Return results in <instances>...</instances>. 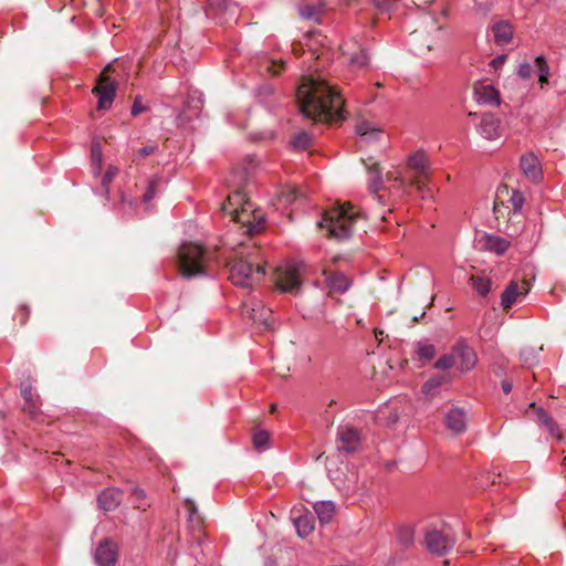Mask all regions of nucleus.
Segmentation results:
<instances>
[{"instance_id": "obj_1", "label": "nucleus", "mask_w": 566, "mask_h": 566, "mask_svg": "<svg viewBox=\"0 0 566 566\" xmlns=\"http://www.w3.org/2000/svg\"><path fill=\"white\" fill-rule=\"evenodd\" d=\"M302 114L316 122H339L344 118V98L336 87L321 75L303 76L296 92Z\"/></svg>"}, {"instance_id": "obj_2", "label": "nucleus", "mask_w": 566, "mask_h": 566, "mask_svg": "<svg viewBox=\"0 0 566 566\" xmlns=\"http://www.w3.org/2000/svg\"><path fill=\"white\" fill-rule=\"evenodd\" d=\"M228 265L230 266L229 279L237 286L252 287L265 275L259 250L254 247L241 244Z\"/></svg>"}, {"instance_id": "obj_3", "label": "nucleus", "mask_w": 566, "mask_h": 566, "mask_svg": "<svg viewBox=\"0 0 566 566\" xmlns=\"http://www.w3.org/2000/svg\"><path fill=\"white\" fill-rule=\"evenodd\" d=\"M221 209L224 213L230 214L232 221L239 223L243 233L248 235H253L263 227V213L254 208L242 191L230 193Z\"/></svg>"}, {"instance_id": "obj_4", "label": "nucleus", "mask_w": 566, "mask_h": 566, "mask_svg": "<svg viewBox=\"0 0 566 566\" xmlns=\"http://www.w3.org/2000/svg\"><path fill=\"white\" fill-rule=\"evenodd\" d=\"M359 213L350 205H342L326 210L318 227L326 229L328 237L344 240L352 235Z\"/></svg>"}, {"instance_id": "obj_5", "label": "nucleus", "mask_w": 566, "mask_h": 566, "mask_svg": "<svg viewBox=\"0 0 566 566\" xmlns=\"http://www.w3.org/2000/svg\"><path fill=\"white\" fill-rule=\"evenodd\" d=\"M208 261V252L200 244L187 242L178 250V268L184 277L207 274Z\"/></svg>"}, {"instance_id": "obj_6", "label": "nucleus", "mask_w": 566, "mask_h": 566, "mask_svg": "<svg viewBox=\"0 0 566 566\" xmlns=\"http://www.w3.org/2000/svg\"><path fill=\"white\" fill-rule=\"evenodd\" d=\"M455 539L450 526L443 523L429 524L424 530V545L436 555H446L454 546Z\"/></svg>"}, {"instance_id": "obj_7", "label": "nucleus", "mask_w": 566, "mask_h": 566, "mask_svg": "<svg viewBox=\"0 0 566 566\" xmlns=\"http://www.w3.org/2000/svg\"><path fill=\"white\" fill-rule=\"evenodd\" d=\"M111 70V65H107L103 70L102 74L99 75L97 85L93 90V93L97 96L98 99L97 109L99 111L109 109L116 95L117 82L107 75Z\"/></svg>"}, {"instance_id": "obj_8", "label": "nucleus", "mask_w": 566, "mask_h": 566, "mask_svg": "<svg viewBox=\"0 0 566 566\" xmlns=\"http://www.w3.org/2000/svg\"><path fill=\"white\" fill-rule=\"evenodd\" d=\"M408 168L413 171L411 185L424 192L429 181V161L423 151H416L408 158Z\"/></svg>"}, {"instance_id": "obj_9", "label": "nucleus", "mask_w": 566, "mask_h": 566, "mask_svg": "<svg viewBox=\"0 0 566 566\" xmlns=\"http://www.w3.org/2000/svg\"><path fill=\"white\" fill-rule=\"evenodd\" d=\"M302 263H287L284 268L277 270L276 285L287 293H297L301 286Z\"/></svg>"}, {"instance_id": "obj_10", "label": "nucleus", "mask_w": 566, "mask_h": 566, "mask_svg": "<svg viewBox=\"0 0 566 566\" xmlns=\"http://www.w3.org/2000/svg\"><path fill=\"white\" fill-rule=\"evenodd\" d=\"M242 315L248 317L253 323L270 327V319L272 317V311L266 307L262 301L256 298H249L243 303Z\"/></svg>"}, {"instance_id": "obj_11", "label": "nucleus", "mask_w": 566, "mask_h": 566, "mask_svg": "<svg viewBox=\"0 0 566 566\" xmlns=\"http://www.w3.org/2000/svg\"><path fill=\"white\" fill-rule=\"evenodd\" d=\"M452 352L455 355V363L458 368L462 373L470 371L475 367L478 363L476 353L471 346L467 344L464 339L458 340L452 346Z\"/></svg>"}, {"instance_id": "obj_12", "label": "nucleus", "mask_w": 566, "mask_h": 566, "mask_svg": "<svg viewBox=\"0 0 566 566\" xmlns=\"http://www.w3.org/2000/svg\"><path fill=\"white\" fill-rule=\"evenodd\" d=\"M338 449L347 453H353L360 446V437L356 429L344 426L338 428Z\"/></svg>"}, {"instance_id": "obj_13", "label": "nucleus", "mask_w": 566, "mask_h": 566, "mask_svg": "<svg viewBox=\"0 0 566 566\" xmlns=\"http://www.w3.org/2000/svg\"><path fill=\"white\" fill-rule=\"evenodd\" d=\"M444 424L453 434H462L468 427L465 411L459 407L451 408L444 417Z\"/></svg>"}, {"instance_id": "obj_14", "label": "nucleus", "mask_w": 566, "mask_h": 566, "mask_svg": "<svg viewBox=\"0 0 566 566\" xmlns=\"http://www.w3.org/2000/svg\"><path fill=\"white\" fill-rule=\"evenodd\" d=\"M530 291L528 283L522 282L520 286L516 282L512 281L503 291L501 295V306L503 310H509L521 297L525 296Z\"/></svg>"}, {"instance_id": "obj_15", "label": "nucleus", "mask_w": 566, "mask_h": 566, "mask_svg": "<svg viewBox=\"0 0 566 566\" xmlns=\"http://www.w3.org/2000/svg\"><path fill=\"white\" fill-rule=\"evenodd\" d=\"M95 560L99 566H115L117 562V546L109 539L102 541L95 551Z\"/></svg>"}, {"instance_id": "obj_16", "label": "nucleus", "mask_w": 566, "mask_h": 566, "mask_svg": "<svg viewBox=\"0 0 566 566\" xmlns=\"http://www.w3.org/2000/svg\"><path fill=\"white\" fill-rule=\"evenodd\" d=\"M521 169L526 178L533 182H538L543 178L542 166L538 158L530 153L521 157L520 160Z\"/></svg>"}, {"instance_id": "obj_17", "label": "nucleus", "mask_w": 566, "mask_h": 566, "mask_svg": "<svg viewBox=\"0 0 566 566\" xmlns=\"http://www.w3.org/2000/svg\"><path fill=\"white\" fill-rule=\"evenodd\" d=\"M479 134L489 140H493L500 137V120L493 114H482L480 123L478 125Z\"/></svg>"}, {"instance_id": "obj_18", "label": "nucleus", "mask_w": 566, "mask_h": 566, "mask_svg": "<svg viewBox=\"0 0 566 566\" xmlns=\"http://www.w3.org/2000/svg\"><path fill=\"white\" fill-rule=\"evenodd\" d=\"M478 245L481 250L502 255L509 249L510 242L502 237L484 233L481 235V238H479Z\"/></svg>"}, {"instance_id": "obj_19", "label": "nucleus", "mask_w": 566, "mask_h": 566, "mask_svg": "<svg viewBox=\"0 0 566 566\" xmlns=\"http://www.w3.org/2000/svg\"><path fill=\"white\" fill-rule=\"evenodd\" d=\"M474 99L483 105H499L500 97L492 84L476 83L473 87Z\"/></svg>"}, {"instance_id": "obj_20", "label": "nucleus", "mask_w": 566, "mask_h": 566, "mask_svg": "<svg viewBox=\"0 0 566 566\" xmlns=\"http://www.w3.org/2000/svg\"><path fill=\"white\" fill-rule=\"evenodd\" d=\"M123 501V492L117 488H107L97 496L98 507L103 511L116 510Z\"/></svg>"}, {"instance_id": "obj_21", "label": "nucleus", "mask_w": 566, "mask_h": 566, "mask_svg": "<svg viewBox=\"0 0 566 566\" xmlns=\"http://www.w3.org/2000/svg\"><path fill=\"white\" fill-rule=\"evenodd\" d=\"M356 134L363 143L373 144L380 140L384 135V130L381 127L368 120H361L356 126Z\"/></svg>"}, {"instance_id": "obj_22", "label": "nucleus", "mask_w": 566, "mask_h": 566, "mask_svg": "<svg viewBox=\"0 0 566 566\" xmlns=\"http://www.w3.org/2000/svg\"><path fill=\"white\" fill-rule=\"evenodd\" d=\"M293 524L297 535L302 538L308 536L314 531V518L310 512L301 510L293 511Z\"/></svg>"}, {"instance_id": "obj_23", "label": "nucleus", "mask_w": 566, "mask_h": 566, "mask_svg": "<svg viewBox=\"0 0 566 566\" xmlns=\"http://www.w3.org/2000/svg\"><path fill=\"white\" fill-rule=\"evenodd\" d=\"M21 396L23 399V410L31 417L35 418L39 415L38 399L32 392V387L29 384L21 386Z\"/></svg>"}, {"instance_id": "obj_24", "label": "nucleus", "mask_w": 566, "mask_h": 566, "mask_svg": "<svg viewBox=\"0 0 566 566\" xmlns=\"http://www.w3.org/2000/svg\"><path fill=\"white\" fill-rule=\"evenodd\" d=\"M324 274L326 276V284L332 291L344 293L348 290L350 281L345 274L340 272L328 273L326 270H324Z\"/></svg>"}, {"instance_id": "obj_25", "label": "nucleus", "mask_w": 566, "mask_h": 566, "mask_svg": "<svg viewBox=\"0 0 566 566\" xmlns=\"http://www.w3.org/2000/svg\"><path fill=\"white\" fill-rule=\"evenodd\" d=\"M492 32L496 44L502 46L509 44L513 38L512 27L506 21H499L493 24Z\"/></svg>"}, {"instance_id": "obj_26", "label": "nucleus", "mask_w": 566, "mask_h": 566, "mask_svg": "<svg viewBox=\"0 0 566 566\" xmlns=\"http://www.w3.org/2000/svg\"><path fill=\"white\" fill-rule=\"evenodd\" d=\"M531 407L535 409L537 420L541 424L546 427L552 437L562 439V432L558 424L553 420L552 417L543 408H536L535 403H531Z\"/></svg>"}, {"instance_id": "obj_27", "label": "nucleus", "mask_w": 566, "mask_h": 566, "mask_svg": "<svg viewBox=\"0 0 566 566\" xmlns=\"http://www.w3.org/2000/svg\"><path fill=\"white\" fill-rule=\"evenodd\" d=\"M314 511L322 524L329 523L335 514V504L333 501H319L314 504Z\"/></svg>"}, {"instance_id": "obj_28", "label": "nucleus", "mask_w": 566, "mask_h": 566, "mask_svg": "<svg viewBox=\"0 0 566 566\" xmlns=\"http://www.w3.org/2000/svg\"><path fill=\"white\" fill-rule=\"evenodd\" d=\"M543 350V346L533 347L527 346L521 352V360L527 367H533L539 361V353Z\"/></svg>"}, {"instance_id": "obj_29", "label": "nucleus", "mask_w": 566, "mask_h": 566, "mask_svg": "<svg viewBox=\"0 0 566 566\" xmlns=\"http://www.w3.org/2000/svg\"><path fill=\"white\" fill-rule=\"evenodd\" d=\"M369 172V181L368 188L371 192H378L384 184L381 171L379 169L378 164H374L368 168Z\"/></svg>"}, {"instance_id": "obj_30", "label": "nucleus", "mask_w": 566, "mask_h": 566, "mask_svg": "<svg viewBox=\"0 0 566 566\" xmlns=\"http://www.w3.org/2000/svg\"><path fill=\"white\" fill-rule=\"evenodd\" d=\"M102 160H103V155H102L101 142L98 139H94L92 142V146H91V161H92L93 172L95 175H98L101 172Z\"/></svg>"}, {"instance_id": "obj_31", "label": "nucleus", "mask_w": 566, "mask_h": 566, "mask_svg": "<svg viewBox=\"0 0 566 566\" xmlns=\"http://www.w3.org/2000/svg\"><path fill=\"white\" fill-rule=\"evenodd\" d=\"M470 283L476 293L481 296H486L491 290L492 282L484 276L472 275Z\"/></svg>"}, {"instance_id": "obj_32", "label": "nucleus", "mask_w": 566, "mask_h": 566, "mask_svg": "<svg viewBox=\"0 0 566 566\" xmlns=\"http://www.w3.org/2000/svg\"><path fill=\"white\" fill-rule=\"evenodd\" d=\"M447 381L446 376H437L428 379L422 386V392L426 396H434L443 382Z\"/></svg>"}, {"instance_id": "obj_33", "label": "nucleus", "mask_w": 566, "mask_h": 566, "mask_svg": "<svg viewBox=\"0 0 566 566\" xmlns=\"http://www.w3.org/2000/svg\"><path fill=\"white\" fill-rule=\"evenodd\" d=\"M386 181L387 182H392L391 187L396 191H405V189L407 187V181L401 176V172L399 170H397V169L388 171L386 174Z\"/></svg>"}, {"instance_id": "obj_34", "label": "nucleus", "mask_w": 566, "mask_h": 566, "mask_svg": "<svg viewBox=\"0 0 566 566\" xmlns=\"http://www.w3.org/2000/svg\"><path fill=\"white\" fill-rule=\"evenodd\" d=\"M302 196V192L295 187H286L279 196V202L287 206L296 201Z\"/></svg>"}, {"instance_id": "obj_35", "label": "nucleus", "mask_w": 566, "mask_h": 566, "mask_svg": "<svg viewBox=\"0 0 566 566\" xmlns=\"http://www.w3.org/2000/svg\"><path fill=\"white\" fill-rule=\"evenodd\" d=\"M535 66L538 71V81L541 85L548 83V75H549V66L544 59V56L539 55L535 59Z\"/></svg>"}, {"instance_id": "obj_36", "label": "nucleus", "mask_w": 566, "mask_h": 566, "mask_svg": "<svg viewBox=\"0 0 566 566\" xmlns=\"http://www.w3.org/2000/svg\"><path fill=\"white\" fill-rule=\"evenodd\" d=\"M253 446L254 448L262 452L266 450L270 446V434L268 431L260 430L253 434Z\"/></svg>"}, {"instance_id": "obj_37", "label": "nucleus", "mask_w": 566, "mask_h": 566, "mask_svg": "<svg viewBox=\"0 0 566 566\" xmlns=\"http://www.w3.org/2000/svg\"><path fill=\"white\" fill-rule=\"evenodd\" d=\"M350 65L357 69L367 67L369 64V56L365 50H359L358 53L352 54L349 57Z\"/></svg>"}, {"instance_id": "obj_38", "label": "nucleus", "mask_w": 566, "mask_h": 566, "mask_svg": "<svg viewBox=\"0 0 566 566\" xmlns=\"http://www.w3.org/2000/svg\"><path fill=\"white\" fill-rule=\"evenodd\" d=\"M417 354L426 360H431L436 355V347L427 342H421L418 344Z\"/></svg>"}, {"instance_id": "obj_39", "label": "nucleus", "mask_w": 566, "mask_h": 566, "mask_svg": "<svg viewBox=\"0 0 566 566\" xmlns=\"http://www.w3.org/2000/svg\"><path fill=\"white\" fill-rule=\"evenodd\" d=\"M457 363H455V355L454 353L451 350L450 354H446L443 356H441L436 363H434V368L437 369H442V370H446V369H449L451 368L452 366H454Z\"/></svg>"}, {"instance_id": "obj_40", "label": "nucleus", "mask_w": 566, "mask_h": 566, "mask_svg": "<svg viewBox=\"0 0 566 566\" xmlns=\"http://www.w3.org/2000/svg\"><path fill=\"white\" fill-rule=\"evenodd\" d=\"M311 136L306 132H301L295 136L293 140V147L300 150H304L311 145Z\"/></svg>"}, {"instance_id": "obj_41", "label": "nucleus", "mask_w": 566, "mask_h": 566, "mask_svg": "<svg viewBox=\"0 0 566 566\" xmlns=\"http://www.w3.org/2000/svg\"><path fill=\"white\" fill-rule=\"evenodd\" d=\"M158 184H159V179H158V178H151V179L148 181L147 190H146V192L143 195V201H144L145 203L150 202V201L155 198L156 192H157Z\"/></svg>"}, {"instance_id": "obj_42", "label": "nucleus", "mask_w": 566, "mask_h": 566, "mask_svg": "<svg viewBox=\"0 0 566 566\" xmlns=\"http://www.w3.org/2000/svg\"><path fill=\"white\" fill-rule=\"evenodd\" d=\"M300 15L304 19L313 20L316 19V17L319 13V9L316 6L313 4H305L300 7L298 9Z\"/></svg>"}, {"instance_id": "obj_43", "label": "nucleus", "mask_w": 566, "mask_h": 566, "mask_svg": "<svg viewBox=\"0 0 566 566\" xmlns=\"http://www.w3.org/2000/svg\"><path fill=\"white\" fill-rule=\"evenodd\" d=\"M118 174V168L116 166H108L103 178L102 186L105 189V192L108 193V185L112 182L114 177Z\"/></svg>"}, {"instance_id": "obj_44", "label": "nucleus", "mask_w": 566, "mask_h": 566, "mask_svg": "<svg viewBox=\"0 0 566 566\" xmlns=\"http://www.w3.org/2000/svg\"><path fill=\"white\" fill-rule=\"evenodd\" d=\"M510 202L512 203L514 211L520 212L525 202L524 195L518 190H514L511 195Z\"/></svg>"}, {"instance_id": "obj_45", "label": "nucleus", "mask_w": 566, "mask_h": 566, "mask_svg": "<svg viewBox=\"0 0 566 566\" xmlns=\"http://www.w3.org/2000/svg\"><path fill=\"white\" fill-rule=\"evenodd\" d=\"M533 67L530 63H521L517 67V74L522 80H528L532 75Z\"/></svg>"}, {"instance_id": "obj_46", "label": "nucleus", "mask_w": 566, "mask_h": 566, "mask_svg": "<svg viewBox=\"0 0 566 566\" xmlns=\"http://www.w3.org/2000/svg\"><path fill=\"white\" fill-rule=\"evenodd\" d=\"M186 504H187V510H188V512H189V518H190V521H191V522L200 523V522H201V520H200V517L197 515L198 510H197V506H196L195 502H193V501H191V500H187Z\"/></svg>"}, {"instance_id": "obj_47", "label": "nucleus", "mask_w": 566, "mask_h": 566, "mask_svg": "<svg viewBox=\"0 0 566 566\" xmlns=\"http://www.w3.org/2000/svg\"><path fill=\"white\" fill-rule=\"evenodd\" d=\"M146 109L147 107L142 104V98L139 96H136L130 111L132 115L137 116Z\"/></svg>"}, {"instance_id": "obj_48", "label": "nucleus", "mask_w": 566, "mask_h": 566, "mask_svg": "<svg viewBox=\"0 0 566 566\" xmlns=\"http://www.w3.org/2000/svg\"><path fill=\"white\" fill-rule=\"evenodd\" d=\"M418 40H419V34L417 32L410 33L409 44L413 48L416 53L422 54L423 49L420 46H417Z\"/></svg>"}, {"instance_id": "obj_49", "label": "nucleus", "mask_w": 566, "mask_h": 566, "mask_svg": "<svg viewBox=\"0 0 566 566\" xmlns=\"http://www.w3.org/2000/svg\"><path fill=\"white\" fill-rule=\"evenodd\" d=\"M155 149H156L155 146L148 145V146H145V147L138 149L137 155L139 157H147V156L151 155L155 151Z\"/></svg>"}, {"instance_id": "obj_50", "label": "nucleus", "mask_w": 566, "mask_h": 566, "mask_svg": "<svg viewBox=\"0 0 566 566\" xmlns=\"http://www.w3.org/2000/svg\"><path fill=\"white\" fill-rule=\"evenodd\" d=\"M252 163H253V159H252V158H249V165H250V167H249V168H248V167H244L243 171H241V172L239 174V176H238V181H239V182H243V181L247 179V177H248V175H249V170L253 168Z\"/></svg>"}, {"instance_id": "obj_51", "label": "nucleus", "mask_w": 566, "mask_h": 566, "mask_svg": "<svg viewBox=\"0 0 566 566\" xmlns=\"http://www.w3.org/2000/svg\"><path fill=\"white\" fill-rule=\"evenodd\" d=\"M400 539L409 544L412 542V533L410 530L406 528L400 532Z\"/></svg>"}, {"instance_id": "obj_52", "label": "nucleus", "mask_w": 566, "mask_h": 566, "mask_svg": "<svg viewBox=\"0 0 566 566\" xmlns=\"http://www.w3.org/2000/svg\"><path fill=\"white\" fill-rule=\"evenodd\" d=\"M132 494L135 496L137 501H143L146 497L145 491L140 488H134Z\"/></svg>"}, {"instance_id": "obj_53", "label": "nucleus", "mask_w": 566, "mask_h": 566, "mask_svg": "<svg viewBox=\"0 0 566 566\" xmlns=\"http://www.w3.org/2000/svg\"><path fill=\"white\" fill-rule=\"evenodd\" d=\"M337 488H339L340 490H343L347 494L354 493L356 491V488L354 485H349V484H346V483L337 484Z\"/></svg>"}, {"instance_id": "obj_54", "label": "nucleus", "mask_w": 566, "mask_h": 566, "mask_svg": "<svg viewBox=\"0 0 566 566\" xmlns=\"http://www.w3.org/2000/svg\"><path fill=\"white\" fill-rule=\"evenodd\" d=\"M272 73L273 74H279L281 72V70L284 69V62H280V63H276V62H272Z\"/></svg>"}, {"instance_id": "obj_55", "label": "nucleus", "mask_w": 566, "mask_h": 566, "mask_svg": "<svg viewBox=\"0 0 566 566\" xmlns=\"http://www.w3.org/2000/svg\"><path fill=\"white\" fill-rule=\"evenodd\" d=\"M512 382L507 381V380H503L502 381V390L504 391V394H510L512 391Z\"/></svg>"}, {"instance_id": "obj_56", "label": "nucleus", "mask_w": 566, "mask_h": 566, "mask_svg": "<svg viewBox=\"0 0 566 566\" xmlns=\"http://www.w3.org/2000/svg\"><path fill=\"white\" fill-rule=\"evenodd\" d=\"M505 59H506V55H501V56H499V57L494 59V60L492 61V64H494V65H496V64H502V63L505 61Z\"/></svg>"}, {"instance_id": "obj_57", "label": "nucleus", "mask_w": 566, "mask_h": 566, "mask_svg": "<svg viewBox=\"0 0 566 566\" xmlns=\"http://www.w3.org/2000/svg\"><path fill=\"white\" fill-rule=\"evenodd\" d=\"M135 506H136V509L145 511L149 505L148 504L137 503Z\"/></svg>"}, {"instance_id": "obj_58", "label": "nucleus", "mask_w": 566, "mask_h": 566, "mask_svg": "<svg viewBox=\"0 0 566 566\" xmlns=\"http://www.w3.org/2000/svg\"><path fill=\"white\" fill-rule=\"evenodd\" d=\"M426 49H427V51H430V50H431V45H429V44H428V45L426 46Z\"/></svg>"}]
</instances>
